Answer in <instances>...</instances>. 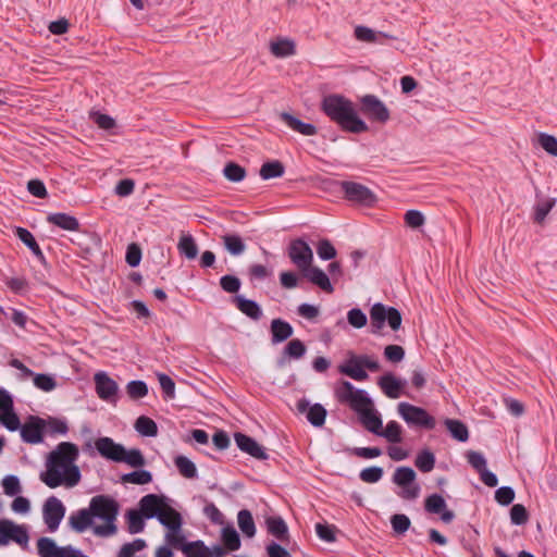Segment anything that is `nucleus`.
<instances>
[{
	"label": "nucleus",
	"mask_w": 557,
	"mask_h": 557,
	"mask_svg": "<svg viewBox=\"0 0 557 557\" xmlns=\"http://www.w3.org/2000/svg\"><path fill=\"white\" fill-rule=\"evenodd\" d=\"M237 523L242 533L251 539L256 535L257 529L252 513L248 509H242L237 513Z\"/></svg>",
	"instance_id": "obj_39"
},
{
	"label": "nucleus",
	"mask_w": 557,
	"mask_h": 557,
	"mask_svg": "<svg viewBox=\"0 0 557 557\" xmlns=\"http://www.w3.org/2000/svg\"><path fill=\"white\" fill-rule=\"evenodd\" d=\"M37 549L40 557H59L62 547L54 540L42 536L37 541Z\"/></svg>",
	"instance_id": "obj_44"
},
{
	"label": "nucleus",
	"mask_w": 557,
	"mask_h": 557,
	"mask_svg": "<svg viewBox=\"0 0 557 557\" xmlns=\"http://www.w3.org/2000/svg\"><path fill=\"white\" fill-rule=\"evenodd\" d=\"M317 253L321 260L329 261L336 257L337 251L330 239L322 238L318 243Z\"/></svg>",
	"instance_id": "obj_57"
},
{
	"label": "nucleus",
	"mask_w": 557,
	"mask_h": 557,
	"mask_svg": "<svg viewBox=\"0 0 557 557\" xmlns=\"http://www.w3.org/2000/svg\"><path fill=\"white\" fill-rule=\"evenodd\" d=\"M444 424L449 432V435L461 443H465L469 440V430L465 422L458 419L446 418L444 420Z\"/></svg>",
	"instance_id": "obj_31"
},
{
	"label": "nucleus",
	"mask_w": 557,
	"mask_h": 557,
	"mask_svg": "<svg viewBox=\"0 0 557 557\" xmlns=\"http://www.w3.org/2000/svg\"><path fill=\"white\" fill-rule=\"evenodd\" d=\"M47 222L63 231H79L81 223L78 219L65 212H53L47 215Z\"/></svg>",
	"instance_id": "obj_29"
},
{
	"label": "nucleus",
	"mask_w": 557,
	"mask_h": 557,
	"mask_svg": "<svg viewBox=\"0 0 557 557\" xmlns=\"http://www.w3.org/2000/svg\"><path fill=\"white\" fill-rule=\"evenodd\" d=\"M89 509L95 519L102 520V524L94 527V534L100 537H109L117 532L116 519L120 512V504L110 495H96L89 502Z\"/></svg>",
	"instance_id": "obj_5"
},
{
	"label": "nucleus",
	"mask_w": 557,
	"mask_h": 557,
	"mask_svg": "<svg viewBox=\"0 0 557 557\" xmlns=\"http://www.w3.org/2000/svg\"><path fill=\"white\" fill-rule=\"evenodd\" d=\"M0 424L10 432L20 428V417L14 408L13 396L3 387H0Z\"/></svg>",
	"instance_id": "obj_14"
},
{
	"label": "nucleus",
	"mask_w": 557,
	"mask_h": 557,
	"mask_svg": "<svg viewBox=\"0 0 557 557\" xmlns=\"http://www.w3.org/2000/svg\"><path fill=\"white\" fill-rule=\"evenodd\" d=\"M285 166L280 160H268L262 163L259 175L263 181L282 177Z\"/></svg>",
	"instance_id": "obj_33"
},
{
	"label": "nucleus",
	"mask_w": 557,
	"mask_h": 557,
	"mask_svg": "<svg viewBox=\"0 0 557 557\" xmlns=\"http://www.w3.org/2000/svg\"><path fill=\"white\" fill-rule=\"evenodd\" d=\"M416 471L407 466L398 467L393 475V482L403 488L399 494L405 499H414L419 496L420 486L416 483Z\"/></svg>",
	"instance_id": "obj_13"
},
{
	"label": "nucleus",
	"mask_w": 557,
	"mask_h": 557,
	"mask_svg": "<svg viewBox=\"0 0 557 557\" xmlns=\"http://www.w3.org/2000/svg\"><path fill=\"white\" fill-rule=\"evenodd\" d=\"M355 37L359 41L383 45L385 39H397V37L384 32H376L368 26L359 25L355 27Z\"/></svg>",
	"instance_id": "obj_28"
},
{
	"label": "nucleus",
	"mask_w": 557,
	"mask_h": 557,
	"mask_svg": "<svg viewBox=\"0 0 557 557\" xmlns=\"http://www.w3.org/2000/svg\"><path fill=\"white\" fill-rule=\"evenodd\" d=\"M537 143L548 154L557 157V138L554 135L540 133Z\"/></svg>",
	"instance_id": "obj_62"
},
{
	"label": "nucleus",
	"mask_w": 557,
	"mask_h": 557,
	"mask_svg": "<svg viewBox=\"0 0 557 557\" xmlns=\"http://www.w3.org/2000/svg\"><path fill=\"white\" fill-rule=\"evenodd\" d=\"M397 411L401 419L411 428L431 431L436 426L435 418L422 407L403 401L398 404Z\"/></svg>",
	"instance_id": "obj_10"
},
{
	"label": "nucleus",
	"mask_w": 557,
	"mask_h": 557,
	"mask_svg": "<svg viewBox=\"0 0 557 557\" xmlns=\"http://www.w3.org/2000/svg\"><path fill=\"white\" fill-rule=\"evenodd\" d=\"M95 388L98 397L109 404H116L119 398V385L104 371H98L94 375Z\"/></svg>",
	"instance_id": "obj_15"
},
{
	"label": "nucleus",
	"mask_w": 557,
	"mask_h": 557,
	"mask_svg": "<svg viewBox=\"0 0 557 557\" xmlns=\"http://www.w3.org/2000/svg\"><path fill=\"white\" fill-rule=\"evenodd\" d=\"M147 547L144 539H135L133 542L125 543L121 546L117 557H134L135 553L140 552Z\"/></svg>",
	"instance_id": "obj_53"
},
{
	"label": "nucleus",
	"mask_w": 557,
	"mask_h": 557,
	"mask_svg": "<svg viewBox=\"0 0 557 557\" xmlns=\"http://www.w3.org/2000/svg\"><path fill=\"white\" fill-rule=\"evenodd\" d=\"M280 119L290 129H293L294 132H297L301 135L313 136L318 133V128L315 125H313L311 123H306L289 112H285V111L281 112Z\"/></svg>",
	"instance_id": "obj_27"
},
{
	"label": "nucleus",
	"mask_w": 557,
	"mask_h": 557,
	"mask_svg": "<svg viewBox=\"0 0 557 557\" xmlns=\"http://www.w3.org/2000/svg\"><path fill=\"white\" fill-rule=\"evenodd\" d=\"M287 256L292 263L298 268L301 277L327 294L334 292L329 275L319 267L312 265L313 251L304 238L297 237L289 242Z\"/></svg>",
	"instance_id": "obj_4"
},
{
	"label": "nucleus",
	"mask_w": 557,
	"mask_h": 557,
	"mask_svg": "<svg viewBox=\"0 0 557 557\" xmlns=\"http://www.w3.org/2000/svg\"><path fill=\"white\" fill-rule=\"evenodd\" d=\"M177 250L180 255L187 260L197 258L199 249L196 239L190 234H183L177 243Z\"/></svg>",
	"instance_id": "obj_30"
},
{
	"label": "nucleus",
	"mask_w": 557,
	"mask_h": 557,
	"mask_svg": "<svg viewBox=\"0 0 557 557\" xmlns=\"http://www.w3.org/2000/svg\"><path fill=\"white\" fill-rule=\"evenodd\" d=\"M45 420L47 422V431L50 435H65L69 432V425L65 419L48 417V419Z\"/></svg>",
	"instance_id": "obj_59"
},
{
	"label": "nucleus",
	"mask_w": 557,
	"mask_h": 557,
	"mask_svg": "<svg viewBox=\"0 0 557 557\" xmlns=\"http://www.w3.org/2000/svg\"><path fill=\"white\" fill-rule=\"evenodd\" d=\"M270 51L277 58H286L295 53V44L293 40L282 38L271 42Z\"/></svg>",
	"instance_id": "obj_43"
},
{
	"label": "nucleus",
	"mask_w": 557,
	"mask_h": 557,
	"mask_svg": "<svg viewBox=\"0 0 557 557\" xmlns=\"http://www.w3.org/2000/svg\"><path fill=\"white\" fill-rule=\"evenodd\" d=\"M95 448L101 457L114 462H119L122 453H124V445L115 443L108 436L97 438L95 442Z\"/></svg>",
	"instance_id": "obj_22"
},
{
	"label": "nucleus",
	"mask_w": 557,
	"mask_h": 557,
	"mask_svg": "<svg viewBox=\"0 0 557 557\" xmlns=\"http://www.w3.org/2000/svg\"><path fill=\"white\" fill-rule=\"evenodd\" d=\"M384 474V470L379 466H371L360 471L359 478L362 482L374 484L377 483Z\"/></svg>",
	"instance_id": "obj_55"
},
{
	"label": "nucleus",
	"mask_w": 557,
	"mask_h": 557,
	"mask_svg": "<svg viewBox=\"0 0 557 557\" xmlns=\"http://www.w3.org/2000/svg\"><path fill=\"white\" fill-rule=\"evenodd\" d=\"M401 312L393 306L375 302L370 309V332L374 335H380L385 324L397 332L401 327Z\"/></svg>",
	"instance_id": "obj_6"
},
{
	"label": "nucleus",
	"mask_w": 557,
	"mask_h": 557,
	"mask_svg": "<svg viewBox=\"0 0 557 557\" xmlns=\"http://www.w3.org/2000/svg\"><path fill=\"white\" fill-rule=\"evenodd\" d=\"M510 522L513 525H524L530 518L529 511L522 504H513L510 508Z\"/></svg>",
	"instance_id": "obj_52"
},
{
	"label": "nucleus",
	"mask_w": 557,
	"mask_h": 557,
	"mask_svg": "<svg viewBox=\"0 0 557 557\" xmlns=\"http://www.w3.org/2000/svg\"><path fill=\"white\" fill-rule=\"evenodd\" d=\"M134 429L137 433L145 437H156L159 433L158 424L156 421L144 414L136 419Z\"/></svg>",
	"instance_id": "obj_37"
},
{
	"label": "nucleus",
	"mask_w": 557,
	"mask_h": 557,
	"mask_svg": "<svg viewBox=\"0 0 557 557\" xmlns=\"http://www.w3.org/2000/svg\"><path fill=\"white\" fill-rule=\"evenodd\" d=\"M170 503L168 496L150 493L140 498L137 509L147 520L156 518L161 524H165V520L172 517L171 510H175Z\"/></svg>",
	"instance_id": "obj_7"
},
{
	"label": "nucleus",
	"mask_w": 557,
	"mask_h": 557,
	"mask_svg": "<svg viewBox=\"0 0 557 557\" xmlns=\"http://www.w3.org/2000/svg\"><path fill=\"white\" fill-rule=\"evenodd\" d=\"M360 112L373 123L386 124L391 120L387 106L375 95L367 94L359 99Z\"/></svg>",
	"instance_id": "obj_11"
},
{
	"label": "nucleus",
	"mask_w": 557,
	"mask_h": 557,
	"mask_svg": "<svg viewBox=\"0 0 557 557\" xmlns=\"http://www.w3.org/2000/svg\"><path fill=\"white\" fill-rule=\"evenodd\" d=\"M347 321L355 329H362L368 323L367 314L360 308H351L347 312Z\"/></svg>",
	"instance_id": "obj_64"
},
{
	"label": "nucleus",
	"mask_w": 557,
	"mask_h": 557,
	"mask_svg": "<svg viewBox=\"0 0 557 557\" xmlns=\"http://www.w3.org/2000/svg\"><path fill=\"white\" fill-rule=\"evenodd\" d=\"M307 354V346L300 338H290L276 359V366L283 368L289 360H299Z\"/></svg>",
	"instance_id": "obj_21"
},
{
	"label": "nucleus",
	"mask_w": 557,
	"mask_h": 557,
	"mask_svg": "<svg viewBox=\"0 0 557 557\" xmlns=\"http://www.w3.org/2000/svg\"><path fill=\"white\" fill-rule=\"evenodd\" d=\"M14 235L32 251L33 255L39 252L40 247L30 231L22 226H16Z\"/></svg>",
	"instance_id": "obj_46"
},
{
	"label": "nucleus",
	"mask_w": 557,
	"mask_h": 557,
	"mask_svg": "<svg viewBox=\"0 0 557 557\" xmlns=\"http://www.w3.org/2000/svg\"><path fill=\"white\" fill-rule=\"evenodd\" d=\"M153 480L152 473L149 470L138 468L132 472L121 475L120 481L123 484L146 485Z\"/></svg>",
	"instance_id": "obj_32"
},
{
	"label": "nucleus",
	"mask_w": 557,
	"mask_h": 557,
	"mask_svg": "<svg viewBox=\"0 0 557 557\" xmlns=\"http://www.w3.org/2000/svg\"><path fill=\"white\" fill-rule=\"evenodd\" d=\"M221 238L224 249L232 256H240L246 250V244L238 234L228 233Z\"/></svg>",
	"instance_id": "obj_35"
},
{
	"label": "nucleus",
	"mask_w": 557,
	"mask_h": 557,
	"mask_svg": "<svg viewBox=\"0 0 557 557\" xmlns=\"http://www.w3.org/2000/svg\"><path fill=\"white\" fill-rule=\"evenodd\" d=\"M78 457L79 449L76 444L59 443L47 456L46 470L39 474L40 481L50 488L76 486L82 479L79 467L76 465Z\"/></svg>",
	"instance_id": "obj_1"
},
{
	"label": "nucleus",
	"mask_w": 557,
	"mask_h": 557,
	"mask_svg": "<svg viewBox=\"0 0 557 557\" xmlns=\"http://www.w3.org/2000/svg\"><path fill=\"white\" fill-rule=\"evenodd\" d=\"M69 525L76 533H83L89 528L94 529L96 524H94V517L89 507L72 512L69 517Z\"/></svg>",
	"instance_id": "obj_25"
},
{
	"label": "nucleus",
	"mask_w": 557,
	"mask_h": 557,
	"mask_svg": "<svg viewBox=\"0 0 557 557\" xmlns=\"http://www.w3.org/2000/svg\"><path fill=\"white\" fill-rule=\"evenodd\" d=\"M172 517L165 520V524H162L168 529L165 534L166 545L175 549L181 550L184 556H188L187 552L195 546L198 547L201 544L198 542H188L186 536L182 533L183 518L177 510H171Z\"/></svg>",
	"instance_id": "obj_8"
},
{
	"label": "nucleus",
	"mask_w": 557,
	"mask_h": 557,
	"mask_svg": "<svg viewBox=\"0 0 557 557\" xmlns=\"http://www.w3.org/2000/svg\"><path fill=\"white\" fill-rule=\"evenodd\" d=\"M141 257V248L137 243H131L126 247L125 261L131 268L138 267L140 264Z\"/></svg>",
	"instance_id": "obj_63"
},
{
	"label": "nucleus",
	"mask_w": 557,
	"mask_h": 557,
	"mask_svg": "<svg viewBox=\"0 0 557 557\" xmlns=\"http://www.w3.org/2000/svg\"><path fill=\"white\" fill-rule=\"evenodd\" d=\"M334 394L338 403L347 405L357 413L360 423L367 431L376 436L380 434L383 421L367 391L357 388L349 381L341 380Z\"/></svg>",
	"instance_id": "obj_2"
},
{
	"label": "nucleus",
	"mask_w": 557,
	"mask_h": 557,
	"mask_svg": "<svg viewBox=\"0 0 557 557\" xmlns=\"http://www.w3.org/2000/svg\"><path fill=\"white\" fill-rule=\"evenodd\" d=\"M352 203L371 208L377 202V196L366 185L352 181H334L332 183Z\"/></svg>",
	"instance_id": "obj_9"
},
{
	"label": "nucleus",
	"mask_w": 557,
	"mask_h": 557,
	"mask_svg": "<svg viewBox=\"0 0 557 557\" xmlns=\"http://www.w3.org/2000/svg\"><path fill=\"white\" fill-rule=\"evenodd\" d=\"M21 438L26 444H40L44 442L45 433L47 431V422L39 416L29 414L25 422H20Z\"/></svg>",
	"instance_id": "obj_12"
},
{
	"label": "nucleus",
	"mask_w": 557,
	"mask_h": 557,
	"mask_svg": "<svg viewBox=\"0 0 557 557\" xmlns=\"http://www.w3.org/2000/svg\"><path fill=\"white\" fill-rule=\"evenodd\" d=\"M65 515V506L55 496H50L44 504L42 516L50 532L58 530Z\"/></svg>",
	"instance_id": "obj_16"
},
{
	"label": "nucleus",
	"mask_w": 557,
	"mask_h": 557,
	"mask_svg": "<svg viewBox=\"0 0 557 557\" xmlns=\"http://www.w3.org/2000/svg\"><path fill=\"white\" fill-rule=\"evenodd\" d=\"M555 205L556 198H548L536 202L534 206V222L539 224L543 223Z\"/></svg>",
	"instance_id": "obj_50"
},
{
	"label": "nucleus",
	"mask_w": 557,
	"mask_h": 557,
	"mask_svg": "<svg viewBox=\"0 0 557 557\" xmlns=\"http://www.w3.org/2000/svg\"><path fill=\"white\" fill-rule=\"evenodd\" d=\"M446 507V500L441 494L434 493L424 499V509L429 513L440 515Z\"/></svg>",
	"instance_id": "obj_48"
},
{
	"label": "nucleus",
	"mask_w": 557,
	"mask_h": 557,
	"mask_svg": "<svg viewBox=\"0 0 557 557\" xmlns=\"http://www.w3.org/2000/svg\"><path fill=\"white\" fill-rule=\"evenodd\" d=\"M268 533L277 541L288 544L289 531L288 525L281 516H269L265 518Z\"/></svg>",
	"instance_id": "obj_26"
},
{
	"label": "nucleus",
	"mask_w": 557,
	"mask_h": 557,
	"mask_svg": "<svg viewBox=\"0 0 557 557\" xmlns=\"http://www.w3.org/2000/svg\"><path fill=\"white\" fill-rule=\"evenodd\" d=\"M300 413H306L308 422L314 428H322L327 416L326 409L319 403L313 405L307 398H300L296 405Z\"/></svg>",
	"instance_id": "obj_20"
},
{
	"label": "nucleus",
	"mask_w": 557,
	"mask_h": 557,
	"mask_svg": "<svg viewBox=\"0 0 557 557\" xmlns=\"http://www.w3.org/2000/svg\"><path fill=\"white\" fill-rule=\"evenodd\" d=\"M126 393L132 400H138L148 395L149 388L145 381L133 380L127 383Z\"/></svg>",
	"instance_id": "obj_47"
},
{
	"label": "nucleus",
	"mask_w": 557,
	"mask_h": 557,
	"mask_svg": "<svg viewBox=\"0 0 557 557\" xmlns=\"http://www.w3.org/2000/svg\"><path fill=\"white\" fill-rule=\"evenodd\" d=\"M231 301L237 310L252 321H259L263 317L261 306L253 299H249L244 295H234Z\"/></svg>",
	"instance_id": "obj_24"
},
{
	"label": "nucleus",
	"mask_w": 557,
	"mask_h": 557,
	"mask_svg": "<svg viewBox=\"0 0 557 557\" xmlns=\"http://www.w3.org/2000/svg\"><path fill=\"white\" fill-rule=\"evenodd\" d=\"M234 441L238 449L249 455L250 457L257 460L269 459V455L265 448L262 445H260L252 436L245 434L243 432H235Z\"/></svg>",
	"instance_id": "obj_18"
},
{
	"label": "nucleus",
	"mask_w": 557,
	"mask_h": 557,
	"mask_svg": "<svg viewBox=\"0 0 557 557\" xmlns=\"http://www.w3.org/2000/svg\"><path fill=\"white\" fill-rule=\"evenodd\" d=\"M269 332L272 345H278L293 337L294 327L288 321L282 318H274L270 322Z\"/></svg>",
	"instance_id": "obj_23"
},
{
	"label": "nucleus",
	"mask_w": 557,
	"mask_h": 557,
	"mask_svg": "<svg viewBox=\"0 0 557 557\" xmlns=\"http://www.w3.org/2000/svg\"><path fill=\"white\" fill-rule=\"evenodd\" d=\"M436 458L430 448H422L416 456L414 466L423 473L431 472L435 467Z\"/></svg>",
	"instance_id": "obj_40"
},
{
	"label": "nucleus",
	"mask_w": 557,
	"mask_h": 557,
	"mask_svg": "<svg viewBox=\"0 0 557 557\" xmlns=\"http://www.w3.org/2000/svg\"><path fill=\"white\" fill-rule=\"evenodd\" d=\"M119 462H124L134 469H138L146 465V458L139 448L126 449L124 447V453H122Z\"/></svg>",
	"instance_id": "obj_42"
},
{
	"label": "nucleus",
	"mask_w": 557,
	"mask_h": 557,
	"mask_svg": "<svg viewBox=\"0 0 557 557\" xmlns=\"http://www.w3.org/2000/svg\"><path fill=\"white\" fill-rule=\"evenodd\" d=\"M174 465L177 468L180 474L185 479H197L198 470L195 462L184 455H177L174 457Z\"/></svg>",
	"instance_id": "obj_36"
},
{
	"label": "nucleus",
	"mask_w": 557,
	"mask_h": 557,
	"mask_svg": "<svg viewBox=\"0 0 557 557\" xmlns=\"http://www.w3.org/2000/svg\"><path fill=\"white\" fill-rule=\"evenodd\" d=\"M389 521L392 530L397 536L405 535V533L409 531L411 527V521L405 513H394L391 516Z\"/></svg>",
	"instance_id": "obj_49"
},
{
	"label": "nucleus",
	"mask_w": 557,
	"mask_h": 557,
	"mask_svg": "<svg viewBox=\"0 0 557 557\" xmlns=\"http://www.w3.org/2000/svg\"><path fill=\"white\" fill-rule=\"evenodd\" d=\"M33 383L38 389L44 392H51L57 386L55 379L52 375L46 373H35Z\"/></svg>",
	"instance_id": "obj_61"
},
{
	"label": "nucleus",
	"mask_w": 557,
	"mask_h": 557,
	"mask_svg": "<svg viewBox=\"0 0 557 557\" xmlns=\"http://www.w3.org/2000/svg\"><path fill=\"white\" fill-rule=\"evenodd\" d=\"M2 487L5 495L14 497L22 491L20 479L14 474H8L2 479Z\"/></svg>",
	"instance_id": "obj_58"
},
{
	"label": "nucleus",
	"mask_w": 557,
	"mask_h": 557,
	"mask_svg": "<svg viewBox=\"0 0 557 557\" xmlns=\"http://www.w3.org/2000/svg\"><path fill=\"white\" fill-rule=\"evenodd\" d=\"M377 385L384 395L391 399H397L401 395L409 396L405 393L407 381L396 376L393 372H386L379 377Z\"/></svg>",
	"instance_id": "obj_19"
},
{
	"label": "nucleus",
	"mask_w": 557,
	"mask_h": 557,
	"mask_svg": "<svg viewBox=\"0 0 557 557\" xmlns=\"http://www.w3.org/2000/svg\"><path fill=\"white\" fill-rule=\"evenodd\" d=\"M345 451L363 459L377 458L383 453L380 447H347Z\"/></svg>",
	"instance_id": "obj_56"
},
{
	"label": "nucleus",
	"mask_w": 557,
	"mask_h": 557,
	"mask_svg": "<svg viewBox=\"0 0 557 557\" xmlns=\"http://www.w3.org/2000/svg\"><path fill=\"white\" fill-rule=\"evenodd\" d=\"M158 381L161 386L163 398L165 400L175 398V382L165 373H158Z\"/></svg>",
	"instance_id": "obj_60"
},
{
	"label": "nucleus",
	"mask_w": 557,
	"mask_h": 557,
	"mask_svg": "<svg viewBox=\"0 0 557 557\" xmlns=\"http://www.w3.org/2000/svg\"><path fill=\"white\" fill-rule=\"evenodd\" d=\"M337 528L334 524L317 523L315 533L318 537L326 543H334L336 541Z\"/></svg>",
	"instance_id": "obj_54"
},
{
	"label": "nucleus",
	"mask_w": 557,
	"mask_h": 557,
	"mask_svg": "<svg viewBox=\"0 0 557 557\" xmlns=\"http://www.w3.org/2000/svg\"><path fill=\"white\" fill-rule=\"evenodd\" d=\"M127 530L131 534H137L144 531L145 521L147 520L143 512L137 508L127 509L125 512Z\"/></svg>",
	"instance_id": "obj_34"
},
{
	"label": "nucleus",
	"mask_w": 557,
	"mask_h": 557,
	"mask_svg": "<svg viewBox=\"0 0 557 557\" xmlns=\"http://www.w3.org/2000/svg\"><path fill=\"white\" fill-rule=\"evenodd\" d=\"M377 436L384 437L392 444H400L403 442V428L397 421L391 420L385 428L382 426Z\"/></svg>",
	"instance_id": "obj_41"
},
{
	"label": "nucleus",
	"mask_w": 557,
	"mask_h": 557,
	"mask_svg": "<svg viewBox=\"0 0 557 557\" xmlns=\"http://www.w3.org/2000/svg\"><path fill=\"white\" fill-rule=\"evenodd\" d=\"M321 111L344 132L361 134L369 131L354 102L341 94L325 96L321 101Z\"/></svg>",
	"instance_id": "obj_3"
},
{
	"label": "nucleus",
	"mask_w": 557,
	"mask_h": 557,
	"mask_svg": "<svg viewBox=\"0 0 557 557\" xmlns=\"http://www.w3.org/2000/svg\"><path fill=\"white\" fill-rule=\"evenodd\" d=\"M221 540L223 545L230 552L238 550L242 546L240 536L232 524H227L222 528Z\"/></svg>",
	"instance_id": "obj_38"
},
{
	"label": "nucleus",
	"mask_w": 557,
	"mask_h": 557,
	"mask_svg": "<svg viewBox=\"0 0 557 557\" xmlns=\"http://www.w3.org/2000/svg\"><path fill=\"white\" fill-rule=\"evenodd\" d=\"M223 175L230 182L239 183L245 180L247 172L240 164L230 161L224 165Z\"/></svg>",
	"instance_id": "obj_45"
},
{
	"label": "nucleus",
	"mask_w": 557,
	"mask_h": 557,
	"mask_svg": "<svg viewBox=\"0 0 557 557\" xmlns=\"http://www.w3.org/2000/svg\"><path fill=\"white\" fill-rule=\"evenodd\" d=\"M220 287L227 294L239 295L238 292L242 287V281L234 274H225L220 277Z\"/></svg>",
	"instance_id": "obj_51"
},
{
	"label": "nucleus",
	"mask_w": 557,
	"mask_h": 557,
	"mask_svg": "<svg viewBox=\"0 0 557 557\" xmlns=\"http://www.w3.org/2000/svg\"><path fill=\"white\" fill-rule=\"evenodd\" d=\"M338 372L358 382H363L369 379V374L363 368L361 355H357L352 351H349L347 359L338 366Z\"/></svg>",
	"instance_id": "obj_17"
}]
</instances>
